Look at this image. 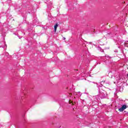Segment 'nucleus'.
Here are the masks:
<instances>
[{"instance_id": "obj_7", "label": "nucleus", "mask_w": 128, "mask_h": 128, "mask_svg": "<svg viewBox=\"0 0 128 128\" xmlns=\"http://www.w3.org/2000/svg\"><path fill=\"white\" fill-rule=\"evenodd\" d=\"M63 40H66V38L64 37Z\"/></svg>"}, {"instance_id": "obj_11", "label": "nucleus", "mask_w": 128, "mask_h": 128, "mask_svg": "<svg viewBox=\"0 0 128 128\" xmlns=\"http://www.w3.org/2000/svg\"><path fill=\"white\" fill-rule=\"evenodd\" d=\"M127 76H128V74H127Z\"/></svg>"}, {"instance_id": "obj_10", "label": "nucleus", "mask_w": 128, "mask_h": 128, "mask_svg": "<svg viewBox=\"0 0 128 128\" xmlns=\"http://www.w3.org/2000/svg\"><path fill=\"white\" fill-rule=\"evenodd\" d=\"M52 4V2H50V4Z\"/></svg>"}, {"instance_id": "obj_12", "label": "nucleus", "mask_w": 128, "mask_h": 128, "mask_svg": "<svg viewBox=\"0 0 128 128\" xmlns=\"http://www.w3.org/2000/svg\"><path fill=\"white\" fill-rule=\"evenodd\" d=\"M48 0H47V2H48Z\"/></svg>"}, {"instance_id": "obj_5", "label": "nucleus", "mask_w": 128, "mask_h": 128, "mask_svg": "<svg viewBox=\"0 0 128 128\" xmlns=\"http://www.w3.org/2000/svg\"><path fill=\"white\" fill-rule=\"evenodd\" d=\"M116 80H117V82H120V77H118L116 78Z\"/></svg>"}, {"instance_id": "obj_9", "label": "nucleus", "mask_w": 128, "mask_h": 128, "mask_svg": "<svg viewBox=\"0 0 128 128\" xmlns=\"http://www.w3.org/2000/svg\"><path fill=\"white\" fill-rule=\"evenodd\" d=\"M100 84H102V82H101Z\"/></svg>"}, {"instance_id": "obj_3", "label": "nucleus", "mask_w": 128, "mask_h": 128, "mask_svg": "<svg viewBox=\"0 0 128 128\" xmlns=\"http://www.w3.org/2000/svg\"><path fill=\"white\" fill-rule=\"evenodd\" d=\"M58 23H56V25H54V30L55 32H56V28H58Z\"/></svg>"}, {"instance_id": "obj_1", "label": "nucleus", "mask_w": 128, "mask_h": 128, "mask_svg": "<svg viewBox=\"0 0 128 128\" xmlns=\"http://www.w3.org/2000/svg\"><path fill=\"white\" fill-rule=\"evenodd\" d=\"M102 84H100V86H98V88L99 90V92L101 98H106V92L104 90H102Z\"/></svg>"}, {"instance_id": "obj_4", "label": "nucleus", "mask_w": 128, "mask_h": 128, "mask_svg": "<svg viewBox=\"0 0 128 128\" xmlns=\"http://www.w3.org/2000/svg\"><path fill=\"white\" fill-rule=\"evenodd\" d=\"M124 46H126V48H128V41H126L124 42Z\"/></svg>"}, {"instance_id": "obj_6", "label": "nucleus", "mask_w": 128, "mask_h": 128, "mask_svg": "<svg viewBox=\"0 0 128 128\" xmlns=\"http://www.w3.org/2000/svg\"><path fill=\"white\" fill-rule=\"evenodd\" d=\"M106 58H110V56H106Z\"/></svg>"}, {"instance_id": "obj_8", "label": "nucleus", "mask_w": 128, "mask_h": 128, "mask_svg": "<svg viewBox=\"0 0 128 128\" xmlns=\"http://www.w3.org/2000/svg\"><path fill=\"white\" fill-rule=\"evenodd\" d=\"M102 52H104V50H102Z\"/></svg>"}, {"instance_id": "obj_2", "label": "nucleus", "mask_w": 128, "mask_h": 128, "mask_svg": "<svg viewBox=\"0 0 128 128\" xmlns=\"http://www.w3.org/2000/svg\"><path fill=\"white\" fill-rule=\"evenodd\" d=\"M126 108V105L124 104L122 106L118 109L119 112H124Z\"/></svg>"}]
</instances>
